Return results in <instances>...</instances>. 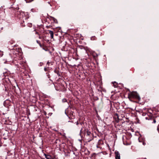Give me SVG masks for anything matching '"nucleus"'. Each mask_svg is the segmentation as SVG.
<instances>
[{
  "mask_svg": "<svg viewBox=\"0 0 159 159\" xmlns=\"http://www.w3.org/2000/svg\"><path fill=\"white\" fill-rule=\"evenodd\" d=\"M128 97L129 98H133L138 99H139L140 98L138 94L136 92H132L129 95Z\"/></svg>",
  "mask_w": 159,
  "mask_h": 159,
  "instance_id": "nucleus-1",
  "label": "nucleus"
},
{
  "mask_svg": "<svg viewBox=\"0 0 159 159\" xmlns=\"http://www.w3.org/2000/svg\"><path fill=\"white\" fill-rule=\"evenodd\" d=\"M50 21H51L52 25L51 26H55V27L57 28V26L56 25L57 23V21L56 19L50 16Z\"/></svg>",
  "mask_w": 159,
  "mask_h": 159,
  "instance_id": "nucleus-2",
  "label": "nucleus"
},
{
  "mask_svg": "<svg viewBox=\"0 0 159 159\" xmlns=\"http://www.w3.org/2000/svg\"><path fill=\"white\" fill-rule=\"evenodd\" d=\"M68 126L70 128H72L74 127V126L75 124L72 121H68Z\"/></svg>",
  "mask_w": 159,
  "mask_h": 159,
  "instance_id": "nucleus-3",
  "label": "nucleus"
},
{
  "mask_svg": "<svg viewBox=\"0 0 159 159\" xmlns=\"http://www.w3.org/2000/svg\"><path fill=\"white\" fill-rule=\"evenodd\" d=\"M116 159H120V155L119 152L116 151L115 152Z\"/></svg>",
  "mask_w": 159,
  "mask_h": 159,
  "instance_id": "nucleus-4",
  "label": "nucleus"
},
{
  "mask_svg": "<svg viewBox=\"0 0 159 159\" xmlns=\"http://www.w3.org/2000/svg\"><path fill=\"white\" fill-rule=\"evenodd\" d=\"M50 35L51 39H53V31H50Z\"/></svg>",
  "mask_w": 159,
  "mask_h": 159,
  "instance_id": "nucleus-5",
  "label": "nucleus"
},
{
  "mask_svg": "<svg viewBox=\"0 0 159 159\" xmlns=\"http://www.w3.org/2000/svg\"><path fill=\"white\" fill-rule=\"evenodd\" d=\"M113 84L114 85V86L116 88L117 86V84L116 82H113Z\"/></svg>",
  "mask_w": 159,
  "mask_h": 159,
  "instance_id": "nucleus-6",
  "label": "nucleus"
},
{
  "mask_svg": "<svg viewBox=\"0 0 159 159\" xmlns=\"http://www.w3.org/2000/svg\"><path fill=\"white\" fill-rule=\"evenodd\" d=\"M90 134H91L90 132L89 131H87V133H86L87 135L89 136Z\"/></svg>",
  "mask_w": 159,
  "mask_h": 159,
  "instance_id": "nucleus-7",
  "label": "nucleus"
},
{
  "mask_svg": "<svg viewBox=\"0 0 159 159\" xmlns=\"http://www.w3.org/2000/svg\"><path fill=\"white\" fill-rule=\"evenodd\" d=\"M25 0L26 1V2L27 3L30 2H32V1H33V0Z\"/></svg>",
  "mask_w": 159,
  "mask_h": 159,
  "instance_id": "nucleus-8",
  "label": "nucleus"
},
{
  "mask_svg": "<svg viewBox=\"0 0 159 159\" xmlns=\"http://www.w3.org/2000/svg\"><path fill=\"white\" fill-rule=\"evenodd\" d=\"M156 123V120L155 119H153V121L152 122V123Z\"/></svg>",
  "mask_w": 159,
  "mask_h": 159,
  "instance_id": "nucleus-9",
  "label": "nucleus"
},
{
  "mask_svg": "<svg viewBox=\"0 0 159 159\" xmlns=\"http://www.w3.org/2000/svg\"><path fill=\"white\" fill-rule=\"evenodd\" d=\"M66 101H67V100H66V99H63L62 100V102H66Z\"/></svg>",
  "mask_w": 159,
  "mask_h": 159,
  "instance_id": "nucleus-10",
  "label": "nucleus"
},
{
  "mask_svg": "<svg viewBox=\"0 0 159 159\" xmlns=\"http://www.w3.org/2000/svg\"><path fill=\"white\" fill-rule=\"evenodd\" d=\"M49 157V156H46V158L47 159H49V157Z\"/></svg>",
  "mask_w": 159,
  "mask_h": 159,
  "instance_id": "nucleus-11",
  "label": "nucleus"
},
{
  "mask_svg": "<svg viewBox=\"0 0 159 159\" xmlns=\"http://www.w3.org/2000/svg\"><path fill=\"white\" fill-rule=\"evenodd\" d=\"M37 42L39 44L40 46V47H41V44L40 43H39V42H38V41H37Z\"/></svg>",
  "mask_w": 159,
  "mask_h": 159,
  "instance_id": "nucleus-12",
  "label": "nucleus"
},
{
  "mask_svg": "<svg viewBox=\"0 0 159 159\" xmlns=\"http://www.w3.org/2000/svg\"><path fill=\"white\" fill-rule=\"evenodd\" d=\"M94 37H92L91 38V40H93V39H94Z\"/></svg>",
  "mask_w": 159,
  "mask_h": 159,
  "instance_id": "nucleus-13",
  "label": "nucleus"
},
{
  "mask_svg": "<svg viewBox=\"0 0 159 159\" xmlns=\"http://www.w3.org/2000/svg\"><path fill=\"white\" fill-rule=\"evenodd\" d=\"M76 124L77 125H78V124H79V123H78V121H77V122H76Z\"/></svg>",
  "mask_w": 159,
  "mask_h": 159,
  "instance_id": "nucleus-14",
  "label": "nucleus"
},
{
  "mask_svg": "<svg viewBox=\"0 0 159 159\" xmlns=\"http://www.w3.org/2000/svg\"><path fill=\"white\" fill-rule=\"evenodd\" d=\"M47 68H44V70H45V71H46V70H47Z\"/></svg>",
  "mask_w": 159,
  "mask_h": 159,
  "instance_id": "nucleus-15",
  "label": "nucleus"
},
{
  "mask_svg": "<svg viewBox=\"0 0 159 159\" xmlns=\"http://www.w3.org/2000/svg\"><path fill=\"white\" fill-rule=\"evenodd\" d=\"M157 130L158 131V132H159V129L158 128H157Z\"/></svg>",
  "mask_w": 159,
  "mask_h": 159,
  "instance_id": "nucleus-16",
  "label": "nucleus"
},
{
  "mask_svg": "<svg viewBox=\"0 0 159 159\" xmlns=\"http://www.w3.org/2000/svg\"><path fill=\"white\" fill-rule=\"evenodd\" d=\"M47 64L48 65V66H49V63H48V62H47Z\"/></svg>",
  "mask_w": 159,
  "mask_h": 159,
  "instance_id": "nucleus-17",
  "label": "nucleus"
},
{
  "mask_svg": "<svg viewBox=\"0 0 159 159\" xmlns=\"http://www.w3.org/2000/svg\"><path fill=\"white\" fill-rule=\"evenodd\" d=\"M52 50H54V49H53V48H52Z\"/></svg>",
  "mask_w": 159,
  "mask_h": 159,
  "instance_id": "nucleus-18",
  "label": "nucleus"
},
{
  "mask_svg": "<svg viewBox=\"0 0 159 159\" xmlns=\"http://www.w3.org/2000/svg\"><path fill=\"white\" fill-rule=\"evenodd\" d=\"M50 114H51V113H50ZM52 114V113H51V114H50V115H51V114Z\"/></svg>",
  "mask_w": 159,
  "mask_h": 159,
  "instance_id": "nucleus-19",
  "label": "nucleus"
}]
</instances>
